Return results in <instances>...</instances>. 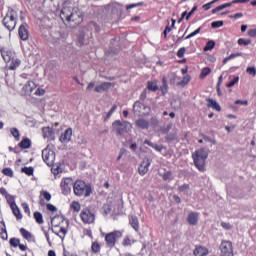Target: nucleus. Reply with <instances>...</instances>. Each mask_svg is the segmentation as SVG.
I'll use <instances>...</instances> for the list:
<instances>
[{
	"instance_id": "14",
	"label": "nucleus",
	"mask_w": 256,
	"mask_h": 256,
	"mask_svg": "<svg viewBox=\"0 0 256 256\" xmlns=\"http://www.w3.org/2000/svg\"><path fill=\"white\" fill-rule=\"evenodd\" d=\"M71 137H73V129L67 128L59 137V141L62 143H69V141H71Z\"/></svg>"
},
{
	"instance_id": "62",
	"label": "nucleus",
	"mask_w": 256,
	"mask_h": 256,
	"mask_svg": "<svg viewBox=\"0 0 256 256\" xmlns=\"http://www.w3.org/2000/svg\"><path fill=\"white\" fill-rule=\"evenodd\" d=\"M167 141H175L177 139V136L173 133H170L166 136Z\"/></svg>"
},
{
	"instance_id": "27",
	"label": "nucleus",
	"mask_w": 256,
	"mask_h": 256,
	"mask_svg": "<svg viewBox=\"0 0 256 256\" xmlns=\"http://www.w3.org/2000/svg\"><path fill=\"white\" fill-rule=\"evenodd\" d=\"M207 101L209 108L215 109V111H221V106L219 105V103H217V101L211 98H209Z\"/></svg>"
},
{
	"instance_id": "11",
	"label": "nucleus",
	"mask_w": 256,
	"mask_h": 256,
	"mask_svg": "<svg viewBox=\"0 0 256 256\" xmlns=\"http://www.w3.org/2000/svg\"><path fill=\"white\" fill-rule=\"evenodd\" d=\"M35 89H37V84H35V82L33 81H28L22 88L21 90V94L24 95L25 97L31 95V93H33V91H35Z\"/></svg>"
},
{
	"instance_id": "53",
	"label": "nucleus",
	"mask_w": 256,
	"mask_h": 256,
	"mask_svg": "<svg viewBox=\"0 0 256 256\" xmlns=\"http://www.w3.org/2000/svg\"><path fill=\"white\" fill-rule=\"evenodd\" d=\"M143 5V2L133 3L126 6V9H135V7H141Z\"/></svg>"
},
{
	"instance_id": "55",
	"label": "nucleus",
	"mask_w": 256,
	"mask_h": 256,
	"mask_svg": "<svg viewBox=\"0 0 256 256\" xmlns=\"http://www.w3.org/2000/svg\"><path fill=\"white\" fill-rule=\"evenodd\" d=\"M185 51H186V48H185V47L180 48V49L178 50V52H177V57H179L180 59H181L182 57H185Z\"/></svg>"
},
{
	"instance_id": "3",
	"label": "nucleus",
	"mask_w": 256,
	"mask_h": 256,
	"mask_svg": "<svg viewBox=\"0 0 256 256\" xmlns=\"http://www.w3.org/2000/svg\"><path fill=\"white\" fill-rule=\"evenodd\" d=\"M17 10L13 8H8V11L5 17L2 20V23L8 31H15V27H17Z\"/></svg>"
},
{
	"instance_id": "60",
	"label": "nucleus",
	"mask_w": 256,
	"mask_h": 256,
	"mask_svg": "<svg viewBox=\"0 0 256 256\" xmlns=\"http://www.w3.org/2000/svg\"><path fill=\"white\" fill-rule=\"evenodd\" d=\"M213 4H215V1H211V2H209L207 4H204L202 6V9H204V11H209V9H211V5H213Z\"/></svg>"
},
{
	"instance_id": "9",
	"label": "nucleus",
	"mask_w": 256,
	"mask_h": 256,
	"mask_svg": "<svg viewBox=\"0 0 256 256\" xmlns=\"http://www.w3.org/2000/svg\"><path fill=\"white\" fill-rule=\"evenodd\" d=\"M73 179L71 178H64L60 183L62 195H69L71 193V187H73Z\"/></svg>"
},
{
	"instance_id": "34",
	"label": "nucleus",
	"mask_w": 256,
	"mask_h": 256,
	"mask_svg": "<svg viewBox=\"0 0 256 256\" xmlns=\"http://www.w3.org/2000/svg\"><path fill=\"white\" fill-rule=\"evenodd\" d=\"M5 199L10 207H15V205H17V203L15 202V196L11 194L6 195Z\"/></svg>"
},
{
	"instance_id": "4",
	"label": "nucleus",
	"mask_w": 256,
	"mask_h": 256,
	"mask_svg": "<svg viewBox=\"0 0 256 256\" xmlns=\"http://www.w3.org/2000/svg\"><path fill=\"white\" fill-rule=\"evenodd\" d=\"M112 127L119 137L125 135V133H129L133 129V126L128 121L121 120H115L112 123Z\"/></svg>"
},
{
	"instance_id": "30",
	"label": "nucleus",
	"mask_w": 256,
	"mask_h": 256,
	"mask_svg": "<svg viewBox=\"0 0 256 256\" xmlns=\"http://www.w3.org/2000/svg\"><path fill=\"white\" fill-rule=\"evenodd\" d=\"M10 209L12 210L13 215L16 216V219H23V214H21V210L17 204L14 207H10Z\"/></svg>"
},
{
	"instance_id": "41",
	"label": "nucleus",
	"mask_w": 256,
	"mask_h": 256,
	"mask_svg": "<svg viewBox=\"0 0 256 256\" xmlns=\"http://www.w3.org/2000/svg\"><path fill=\"white\" fill-rule=\"evenodd\" d=\"M20 243H21V240H20L19 238H11V239L9 240L10 246H11V247H14V248H17L18 245H20Z\"/></svg>"
},
{
	"instance_id": "22",
	"label": "nucleus",
	"mask_w": 256,
	"mask_h": 256,
	"mask_svg": "<svg viewBox=\"0 0 256 256\" xmlns=\"http://www.w3.org/2000/svg\"><path fill=\"white\" fill-rule=\"evenodd\" d=\"M193 253L195 256H207V255H209V249H207L206 247H202V246H196Z\"/></svg>"
},
{
	"instance_id": "18",
	"label": "nucleus",
	"mask_w": 256,
	"mask_h": 256,
	"mask_svg": "<svg viewBox=\"0 0 256 256\" xmlns=\"http://www.w3.org/2000/svg\"><path fill=\"white\" fill-rule=\"evenodd\" d=\"M192 159L194 161L195 167L198 169V171H205V161L203 158H199L197 156L192 155Z\"/></svg>"
},
{
	"instance_id": "58",
	"label": "nucleus",
	"mask_w": 256,
	"mask_h": 256,
	"mask_svg": "<svg viewBox=\"0 0 256 256\" xmlns=\"http://www.w3.org/2000/svg\"><path fill=\"white\" fill-rule=\"evenodd\" d=\"M195 11H197V5L193 6L192 10L187 14L186 21H189V19H191V16L193 15V13H195Z\"/></svg>"
},
{
	"instance_id": "35",
	"label": "nucleus",
	"mask_w": 256,
	"mask_h": 256,
	"mask_svg": "<svg viewBox=\"0 0 256 256\" xmlns=\"http://www.w3.org/2000/svg\"><path fill=\"white\" fill-rule=\"evenodd\" d=\"M22 173H25V175H28V177H31V175H33V173H35V168H33L32 166L30 167H23L21 169Z\"/></svg>"
},
{
	"instance_id": "37",
	"label": "nucleus",
	"mask_w": 256,
	"mask_h": 256,
	"mask_svg": "<svg viewBox=\"0 0 256 256\" xmlns=\"http://www.w3.org/2000/svg\"><path fill=\"white\" fill-rule=\"evenodd\" d=\"M10 133L16 141H19V139H21V134L19 133V129L11 128Z\"/></svg>"
},
{
	"instance_id": "17",
	"label": "nucleus",
	"mask_w": 256,
	"mask_h": 256,
	"mask_svg": "<svg viewBox=\"0 0 256 256\" xmlns=\"http://www.w3.org/2000/svg\"><path fill=\"white\" fill-rule=\"evenodd\" d=\"M129 225L136 231V233H139V218L136 215H129Z\"/></svg>"
},
{
	"instance_id": "59",
	"label": "nucleus",
	"mask_w": 256,
	"mask_h": 256,
	"mask_svg": "<svg viewBox=\"0 0 256 256\" xmlns=\"http://www.w3.org/2000/svg\"><path fill=\"white\" fill-rule=\"evenodd\" d=\"M22 207L24 209V213H27L28 215H31V209L29 208V204L23 203Z\"/></svg>"
},
{
	"instance_id": "25",
	"label": "nucleus",
	"mask_w": 256,
	"mask_h": 256,
	"mask_svg": "<svg viewBox=\"0 0 256 256\" xmlns=\"http://www.w3.org/2000/svg\"><path fill=\"white\" fill-rule=\"evenodd\" d=\"M0 237L1 239L7 240V227L5 226V222L1 221L0 222Z\"/></svg>"
},
{
	"instance_id": "61",
	"label": "nucleus",
	"mask_w": 256,
	"mask_h": 256,
	"mask_svg": "<svg viewBox=\"0 0 256 256\" xmlns=\"http://www.w3.org/2000/svg\"><path fill=\"white\" fill-rule=\"evenodd\" d=\"M46 208L48 211H51L52 213H55V211H57V207H55V205L53 204H47Z\"/></svg>"
},
{
	"instance_id": "29",
	"label": "nucleus",
	"mask_w": 256,
	"mask_h": 256,
	"mask_svg": "<svg viewBox=\"0 0 256 256\" xmlns=\"http://www.w3.org/2000/svg\"><path fill=\"white\" fill-rule=\"evenodd\" d=\"M19 65H21V60H19L18 58H13L10 61L9 70L10 71H15V69H17V67H19Z\"/></svg>"
},
{
	"instance_id": "43",
	"label": "nucleus",
	"mask_w": 256,
	"mask_h": 256,
	"mask_svg": "<svg viewBox=\"0 0 256 256\" xmlns=\"http://www.w3.org/2000/svg\"><path fill=\"white\" fill-rule=\"evenodd\" d=\"M210 73H211V68L209 67L203 68L200 74L201 79H205V77H207V75H209Z\"/></svg>"
},
{
	"instance_id": "50",
	"label": "nucleus",
	"mask_w": 256,
	"mask_h": 256,
	"mask_svg": "<svg viewBox=\"0 0 256 256\" xmlns=\"http://www.w3.org/2000/svg\"><path fill=\"white\" fill-rule=\"evenodd\" d=\"M40 195L41 197H43V199H45V201H51V193L47 191H42Z\"/></svg>"
},
{
	"instance_id": "38",
	"label": "nucleus",
	"mask_w": 256,
	"mask_h": 256,
	"mask_svg": "<svg viewBox=\"0 0 256 256\" xmlns=\"http://www.w3.org/2000/svg\"><path fill=\"white\" fill-rule=\"evenodd\" d=\"M63 222V218L61 216H54L52 219H51V224L54 226V227H59V223Z\"/></svg>"
},
{
	"instance_id": "16",
	"label": "nucleus",
	"mask_w": 256,
	"mask_h": 256,
	"mask_svg": "<svg viewBox=\"0 0 256 256\" xmlns=\"http://www.w3.org/2000/svg\"><path fill=\"white\" fill-rule=\"evenodd\" d=\"M44 139H50V141H55V130L51 127L42 128Z\"/></svg>"
},
{
	"instance_id": "8",
	"label": "nucleus",
	"mask_w": 256,
	"mask_h": 256,
	"mask_svg": "<svg viewBox=\"0 0 256 256\" xmlns=\"http://www.w3.org/2000/svg\"><path fill=\"white\" fill-rule=\"evenodd\" d=\"M42 159L48 167H52L53 163H55V155H53V151L47 148L42 150Z\"/></svg>"
},
{
	"instance_id": "33",
	"label": "nucleus",
	"mask_w": 256,
	"mask_h": 256,
	"mask_svg": "<svg viewBox=\"0 0 256 256\" xmlns=\"http://www.w3.org/2000/svg\"><path fill=\"white\" fill-rule=\"evenodd\" d=\"M147 89L148 91H153L155 93L156 91H159V86H157V82L148 81Z\"/></svg>"
},
{
	"instance_id": "20",
	"label": "nucleus",
	"mask_w": 256,
	"mask_h": 256,
	"mask_svg": "<svg viewBox=\"0 0 256 256\" xmlns=\"http://www.w3.org/2000/svg\"><path fill=\"white\" fill-rule=\"evenodd\" d=\"M111 85V82H103L95 87V91L96 93H105V91H109V89H111Z\"/></svg>"
},
{
	"instance_id": "5",
	"label": "nucleus",
	"mask_w": 256,
	"mask_h": 256,
	"mask_svg": "<svg viewBox=\"0 0 256 256\" xmlns=\"http://www.w3.org/2000/svg\"><path fill=\"white\" fill-rule=\"evenodd\" d=\"M121 237H123V232L119 230H115L113 232L106 234L105 242L107 247H110V249H113V247H115L117 241H119Z\"/></svg>"
},
{
	"instance_id": "57",
	"label": "nucleus",
	"mask_w": 256,
	"mask_h": 256,
	"mask_svg": "<svg viewBox=\"0 0 256 256\" xmlns=\"http://www.w3.org/2000/svg\"><path fill=\"white\" fill-rule=\"evenodd\" d=\"M34 95H37L38 97H41V96L45 95V89L37 88V90L35 91Z\"/></svg>"
},
{
	"instance_id": "49",
	"label": "nucleus",
	"mask_w": 256,
	"mask_h": 256,
	"mask_svg": "<svg viewBox=\"0 0 256 256\" xmlns=\"http://www.w3.org/2000/svg\"><path fill=\"white\" fill-rule=\"evenodd\" d=\"M2 173L6 175V177H13V170L11 168H4Z\"/></svg>"
},
{
	"instance_id": "46",
	"label": "nucleus",
	"mask_w": 256,
	"mask_h": 256,
	"mask_svg": "<svg viewBox=\"0 0 256 256\" xmlns=\"http://www.w3.org/2000/svg\"><path fill=\"white\" fill-rule=\"evenodd\" d=\"M223 25H224L223 20L214 21L211 23L212 29H219V27H223Z\"/></svg>"
},
{
	"instance_id": "28",
	"label": "nucleus",
	"mask_w": 256,
	"mask_h": 256,
	"mask_svg": "<svg viewBox=\"0 0 256 256\" xmlns=\"http://www.w3.org/2000/svg\"><path fill=\"white\" fill-rule=\"evenodd\" d=\"M19 147L21 149H29L31 147V139L29 138H23L21 142L19 143Z\"/></svg>"
},
{
	"instance_id": "12",
	"label": "nucleus",
	"mask_w": 256,
	"mask_h": 256,
	"mask_svg": "<svg viewBox=\"0 0 256 256\" xmlns=\"http://www.w3.org/2000/svg\"><path fill=\"white\" fill-rule=\"evenodd\" d=\"M18 35L21 41H27L29 39V25L21 24L18 29Z\"/></svg>"
},
{
	"instance_id": "26",
	"label": "nucleus",
	"mask_w": 256,
	"mask_h": 256,
	"mask_svg": "<svg viewBox=\"0 0 256 256\" xmlns=\"http://www.w3.org/2000/svg\"><path fill=\"white\" fill-rule=\"evenodd\" d=\"M144 145H148L149 147H152V149H155V151H158V153H161V151H163V146H159V144H155L149 140H145Z\"/></svg>"
},
{
	"instance_id": "47",
	"label": "nucleus",
	"mask_w": 256,
	"mask_h": 256,
	"mask_svg": "<svg viewBox=\"0 0 256 256\" xmlns=\"http://www.w3.org/2000/svg\"><path fill=\"white\" fill-rule=\"evenodd\" d=\"M201 29L202 27H199L198 29H196L194 32L190 33L189 35H187L185 37V39H192V37H195L196 35H199V33H201Z\"/></svg>"
},
{
	"instance_id": "6",
	"label": "nucleus",
	"mask_w": 256,
	"mask_h": 256,
	"mask_svg": "<svg viewBox=\"0 0 256 256\" xmlns=\"http://www.w3.org/2000/svg\"><path fill=\"white\" fill-rule=\"evenodd\" d=\"M80 217L82 222L86 225H91V223H95V213H93L89 208H85L81 211Z\"/></svg>"
},
{
	"instance_id": "56",
	"label": "nucleus",
	"mask_w": 256,
	"mask_h": 256,
	"mask_svg": "<svg viewBox=\"0 0 256 256\" xmlns=\"http://www.w3.org/2000/svg\"><path fill=\"white\" fill-rule=\"evenodd\" d=\"M122 245L124 247H131V239L129 237L124 238Z\"/></svg>"
},
{
	"instance_id": "10",
	"label": "nucleus",
	"mask_w": 256,
	"mask_h": 256,
	"mask_svg": "<svg viewBox=\"0 0 256 256\" xmlns=\"http://www.w3.org/2000/svg\"><path fill=\"white\" fill-rule=\"evenodd\" d=\"M149 167H151V159L144 158L140 166L138 167L139 175H141L142 177L147 175V173L149 172Z\"/></svg>"
},
{
	"instance_id": "31",
	"label": "nucleus",
	"mask_w": 256,
	"mask_h": 256,
	"mask_svg": "<svg viewBox=\"0 0 256 256\" xmlns=\"http://www.w3.org/2000/svg\"><path fill=\"white\" fill-rule=\"evenodd\" d=\"M52 233H55L60 239H65V236L67 235V228L61 227L59 232H55V230L52 228Z\"/></svg>"
},
{
	"instance_id": "51",
	"label": "nucleus",
	"mask_w": 256,
	"mask_h": 256,
	"mask_svg": "<svg viewBox=\"0 0 256 256\" xmlns=\"http://www.w3.org/2000/svg\"><path fill=\"white\" fill-rule=\"evenodd\" d=\"M238 45H244L247 47V45H251V40H245L243 38L238 39Z\"/></svg>"
},
{
	"instance_id": "40",
	"label": "nucleus",
	"mask_w": 256,
	"mask_h": 256,
	"mask_svg": "<svg viewBox=\"0 0 256 256\" xmlns=\"http://www.w3.org/2000/svg\"><path fill=\"white\" fill-rule=\"evenodd\" d=\"M215 49V41L213 40H209L207 43H206V46L204 47V51H211Z\"/></svg>"
},
{
	"instance_id": "7",
	"label": "nucleus",
	"mask_w": 256,
	"mask_h": 256,
	"mask_svg": "<svg viewBox=\"0 0 256 256\" xmlns=\"http://www.w3.org/2000/svg\"><path fill=\"white\" fill-rule=\"evenodd\" d=\"M220 256H233V243L223 240L220 244Z\"/></svg>"
},
{
	"instance_id": "44",
	"label": "nucleus",
	"mask_w": 256,
	"mask_h": 256,
	"mask_svg": "<svg viewBox=\"0 0 256 256\" xmlns=\"http://www.w3.org/2000/svg\"><path fill=\"white\" fill-rule=\"evenodd\" d=\"M239 83V76H234L233 80H231L228 84H226V87L231 88L235 87Z\"/></svg>"
},
{
	"instance_id": "23",
	"label": "nucleus",
	"mask_w": 256,
	"mask_h": 256,
	"mask_svg": "<svg viewBox=\"0 0 256 256\" xmlns=\"http://www.w3.org/2000/svg\"><path fill=\"white\" fill-rule=\"evenodd\" d=\"M20 234L22 235V237L24 239H26V241H33V239H35V237L33 236V234H31V232H29L27 229L25 228H21L20 229Z\"/></svg>"
},
{
	"instance_id": "36",
	"label": "nucleus",
	"mask_w": 256,
	"mask_h": 256,
	"mask_svg": "<svg viewBox=\"0 0 256 256\" xmlns=\"http://www.w3.org/2000/svg\"><path fill=\"white\" fill-rule=\"evenodd\" d=\"M34 219L38 225H43V214L41 212H34Z\"/></svg>"
},
{
	"instance_id": "54",
	"label": "nucleus",
	"mask_w": 256,
	"mask_h": 256,
	"mask_svg": "<svg viewBox=\"0 0 256 256\" xmlns=\"http://www.w3.org/2000/svg\"><path fill=\"white\" fill-rule=\"evenodd\" d=\"M246 73H248V75H252V77H255L256 75V69L255 67H248L246 69Z\"/></svg>"
},
{
	"instance_id": "15",
	"label": "nucleus",
	"mask_w": 256,
	"mask_h": 256,
	"mask_svg": "<svg viewBox=\"0 0 256 256\" xmlns=\"http://www.w3.org/2000/svg\"><path fill=\"white\" fill-rule=\"evenodd\" d=\"M149 109L145 104L141 103V101L137 100L133 105V111L136 114L145 115V110Z\"/></svg>"
},
{
	"instance_id": "13",
	"label": "nucleus",
	"mask_w": 256,
	"mask_h": 256,
	"mask_svg": "<svg viewBox=\"0 0 256 256\" xmlns=\"http://www.w3.org/2000/svg\"><path fill=\"white\" fill-rule=\"evenodd\" d=\"M1 55L5 63H11L12 59L15 58V52L9 48H2Z\"/></svg>"
},
{
	"instance_id": "1",
	"label": "nucleus",
	"mask_w": 256,
	"mask_h": 256,
	"mask_svg": "<svg viewBox=\"0 0 256 256\" xmlns=\"http://www.w3.org/2000/svg\"><path fill=\"white\" fill-rule=\"evenodd\" d=\"M60 18L62 21H67L68 23H74L76 25H79L81 21H83V17H81V14L73 11V8L71 6H68L67 3H64L63 8L60 13Z\"/></svg>"
},
{
	"instance_id": "52",
	"label": "nucleus",
	"mask_w": 256,
	"mask_h": 256,
	"mask_svg": "<svg viewBox=\"0 0 256 256\" xmlns=\"http://www.w3.org/2000/svg\"><path fill=\"white\" fill-rule=\"evenodd\" d=\"M178 191L180 193H185V191H189V184H183L178 187Z\"/></svg>"
},
{
	"instance_id": "64",
	"label": "nucleus",
	"mask_w": 256,
	"mask_h": 256,
	"mask_svg": "<svg viewBox=\"0 0 256 256\" xmlns=\"http://www.w3.org/2000/svg\"><path fill=\"white\" fill-rule=\"evenodd\" d=\"M248 35H249V37H256V28L250 29L248 31Z\"/></svg>"
},
{
	"instance_id": "48",
	"label": "nucleus",
	"mask_w": 256,
	"mask_h": 256,
	"mask_svg": "<svg viewBox=\"0 0 256 256\" xmlns=\"http://www.w3.org/2000/svg\"><path fill=\"white\" fill-rule=\"evenodd\" d=\"M189 81H191V76L187 75V76H184L182 81H180L178 83V85H182V86H185L189 83Z\"/></svg>"
},
{
	"instance_id": "32",
	"label": "nucleus",
	"mask_w": 256,
	"mask_h": 256,
	"mask_svg": "<svg viewBox=\"0 0 256 256\" xmlns=\"http://www.w3.org/2000/svg\"><path fill=\"white\" fill-rule=\"evenodd\" d=\"M231 5H233V3H231V2L222 4L214 9H212V14L215 15V13H217L218 11H223V9H227L228 7H231Z\"/></svg>"
},
{
	"instance_id": "19",
	"label": "nucleus",
	"mask_w": 256,
	"mask_h": 256,
	"mask_svg": "<svg viewBox=\"0 0 256 256\" xmlns=\"http://www.w3.org/2000/svg\"><path fill=\"white\" fill-rule=\"evenodd\" d=\"M189 225H197L199 223V212H190L187 217Z\"/></svg>"
},
{
	"instance_id": "21",
	"label": "nucleus",
	"mask_w": 256,
	"mask_h": 256,
	"mask_svg": "<svg viewBox=\"0 0 256 256\" xmlns=\"http://www.w3.org/2000/svg\"><path fill=\"white\" fill-rule=\"evenodd\" d=\"M194 157H198L199 159H204L207 161V157H209V153L205 148H201L200 150H196L195 153L192 154Z\"/></svg>"
},
{
	"instance_id": "45",
	"label": "nucleus",
	"mask_w": 256,
	"mask_h": 256,
	"mask_svg": "<svg viewBox=\"0 0 256 256\" xmlns=\"http://www.w3.org/2000/svg\"><path fill=\"white\" fill-rule=\"evenodd\" d=\"M71 209L73 211H76L77 213H79V211H81V204H79V202H77V201H74L71 204Z\"/></svg>"
},
{
	"instance_id": "63",
	"label": "nucleus",
	"mask_w": 256,
	"mask_h": 256,
	"mask_svg": "<svg viewBox=\"0 0 256 256\" xmlns=\"http://www.w3.org/2000/svg\"><path fill=\"white\" fill-rule=\"evenodd\" d=\"M147 99V90H143L140 95V101H145Z\"/></svg>"
},
{
	"instance_id": "39",
	"label": "nucleus",
	"mask_w": 256,
	"mask_h": 256,
	"mask_svg": "<svg viewBox=\"0 0 256 256\" xmlns=\"http://www.w3.org/2000/svg\"><path fill=\"white\" fill-rule=\"evenodd\" d=\"M91 251L92 253H100L101 245H99L98 242H93L91 245Z\"/></svg>"
},
{
	"instance_id": "42",
	"label": "nucleus",
	"mask_w": 256,
	"mask_h": 256,
	"mask_svg": "<svg viewBox=\"0 0 256 256\" xmlns=\"http://www.w3.org/2000/svg\"><path fill=\"white\" fill-rule=\"evenodd\" d=\"M163 181H173V173L171 171H167L162 175Z\"/></svg>"
},
{
	"instance_id": "2",
	"label": "nucleus",
	"mask_w": 256,
	"mask_h": 256,
	"mask_svg": "<svg viewBox=\"0 0 256 256\" xmlns=\"http://www.w3.org/2000/svg\"><path fill=\"white\" fill-rule=\"evenodd\" d=\"M73 191L76 197H90L93 193V188H91V184H87L83 180H76L73 184Z\"/></svg>"
},
{
	"instance_id": "24",
	"label": "nucleus",
	"mask_w": 256,
	"mask_h": 256,
	"mask_svg": "<svg viewBox=\"0 0 256 256\" xmlns=\"http://www.w3.org/2000/svg\"><path fill=\"white\" fill-rule=\"evenodd\" d=\"M136 125L140 129H149V121H147L143 118L136 120Z\"/></svg>"
}]
</instances>
